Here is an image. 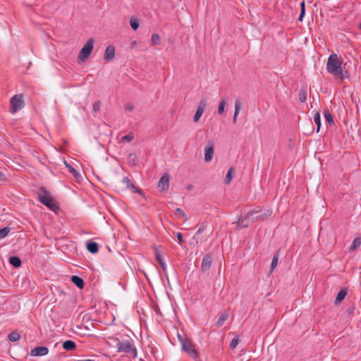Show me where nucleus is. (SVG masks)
Masks as SVG:
<instances>
[{
  "mask_svg": "<svg viewBox=\"0 0 361 361\" xmlns=\"http://www.w3.org/2000/svg\"><path fill=\"white\" fill-rule=\"evenodd\" d=\"M20 334L17 331H12L8 334V339L10 341L15 342L20 340Z\"/></svg>",
  "mask_w": 361,
  "mask_h": 361,
  "instance_id": "28",
  "label": "nucleus"
},
{
  "mask_svg": "<svg viewBox=\"0 0 361 361\" xmlns=\"http://www.w3.org/2000/svg\"><path fill=\"white\" fill-rule=\"evenodd\" d=\"M206 106H207V102L204 99H202L199 104V106L197 107V109L195 112V114L194 116V121L195 123L198 122L200 117L202 116L203 112L204 111V109L206 108Z\"/></svg>",
  "mask_w": 361,
  "mask_h": 361,
  "instance_id": "11",
  "label": "nucleus"
},
{
  "mask_svg": "<svg viewBox=\"0 0 361 361\" xmlns=\"http://www.w3.org/2000/svg\"><path fill=\"white\" fill-rule=\"evenodd\" d=\"M135 44H136V42H135V41H134V42H133V45H135Z\"/></svg>",
  "mask_w": 361,
  "mask_h": 361,
  "instance_id": "46",
  "label": "nucleus"
},
{
  "mask_svg": "<svg viewBox=\"0 0 361 361\" xmlns=\"http://www.w3.org/2000/svg\"><path fill=\"white\" fill-rule=\"evenodd\" d=\"M176 214H178L181 217H183L184 219V221H186L188 220L186 214L182 209L177 208L176 209Z\"/></svg>",
  "mask_w": 361,
  "mask_h": 361,
  "instance_id": "39",
  "label": "nucleus"
},
{
  "mask_svg": "<svg viewBox=\"0 0 361 361\" xmlns=\"http://www.w3.org/2000/svg\"><path fill=\"white\" fill-rule=\"evenodd\" d=\"M214 154V142L212 140L207 142V145L204 148V161L209 162L212 161Z\"/></svg>",
  "mask_w": 361,
  "mask_h": 361,
  "instance_id": "7",
  "label": "nucleus"
},
{
  "mask_svg": "<svg viewBox=\"0 0 361 361\" xmlns=\"http://www.w3.org/2000/svg\"><path fill=\"white\" fill-rule=\"evenodd\" d=\"M63 348L67 350H73L76 348V345L74 341L68 340L63 343Z\"/></svg>",
  "mask_w": 361,
  "mask_h": 361,
  "instance_id": "19",
  "label": "nucleus"
},
{
  "mask_svg": "<svg viewBox=\"0 0 361 361\" xmlns=\"http://www.w3.org/2000/svg\"><path fill=\"white\" fill-rule=\"evenodd\" d=\"M176 236H177V238L178 240V243L179 244L181 245L183 243V235L180 233H176Z\"/></svg>",
  "mask_w": 361,
  "mask_h": 361,
  "instance_id": "43",
  "label": "nucleus"
},
{
  "mask_svg": "<svg viewBox=\"0 0 361 361\" xmlns=\"http://www.w3.org/2000/svg\"><path fill=\"white\" fill-rule=\"evenodd\" d=\"M257 211H250L244 217L239 218L237 224L240 228H246L250 222L255 221H264L268 216H270L271 212L268 211L267 213L257 214Z\"/></svg>",
  "mask_w": 361,
  "mask_h": 361,
  "instance_id": "2",
  "label": "nucleus"
},
{
  "mask_svg": "<svg viewBox=\"0 0 361 361\" xmlns=\"http://www.w3.org/2000/svg\"><path fill=\"white\" fill-rule=\"evenodd\" d=\"M300 7H301V11H300V14L299 16L298 20L300 21H302L303 17H304L305 13V1H302L300 3Z\"/></svg>",
  "mask_w": 361,
  "mask_h": 361,
  "instance_id": "36",
  "label": "nucleus"
},
{
  "mask_svg": "<svg viewBox=\"0 0 361 361\" xmlns=\"http://www.w3.org/2000/svg\"><path fill=\"white\" fill-rule=\"evenodd\" d=\"M115 57V48L112 45L108 46L105 49L104 59L106 61L112 60Z\"/></svg>",
  "mask_w": 361,
  "mask_h": 361,
  "instance_id": "14",
  "label": "nucleus"
},
{
  "mask_svg": "<svg viewBox=\"0 0 361 361\" xmlns=\"http://www.w3.org/2000/svg\"><path fill=\"white\" fill-rule=\"evenodd\" d=\"M123 183L126 185L127 188H135L133 183L128 177L123 178Z\"/></svg>",
  "mask_w": 361,
  "mask_h": 361,
  "instance_id": "37",
  "label": "nucleus"
},
{
  "mask_svg": "<svg viewBox=\"0 0 361 361\" xmlns=\"http://www.w3.org/2000/svg\"><path fill=\"white\" fill-rule=\"evenodd\" d=\"M94 40L93 38H90L84 44L82 48L79 52L78 60L81 62L85 61L90 56L94 46Z\"/></svg>",
  "mask_w": 361,
  "mask_h": 361,
  "instance_id": "5",
  "label": "nucleus"
},
{
  "mask_svg": "<svg viewBox=\"0 0 361 361\" xmlns=\"http://www.w3.org/2000/svg\"><path fill=\"white\" fill-rule=\"evenodd\" d=\"M87 249L90 253L95 254L98 252V244L95 242H87Z\"/></svg>",
  "mask_w": 361,
  "mask_h": 361,
  "instance_id": "17",
  "label": "nucleus"
},
{
  "mask_svg": "<svg viewBox=\"0 0 361 361\" xmlns=\"http://www.w3.org/2000/svg\"><path fill=\"white\" fill-rule=\"evenodd\" d=\"M314 121L317 126V132H319V128L321 127V118H320V114L319 112L315 113V114L314 116Z\"/></svg>",
  "mask_w": 361,
  "mask_h": 361,
  "instance_id": "34",
  "label": "nucleus"
},
{
  "mask_svg": "<svg viewBox=\"0 0 361 361\" xmlns=\"http://www.w3.org/2000/svg\"><path fill=\"white\" fill-rule=\"evenodd\" d=\"M240 109H241V104H240V101L237 100L235 103V111H234V114H233V123H236V122H237V117L240 111Z\"/></svg>",
  "mask_w": 361,
  "mask_h": 361,
  "instance_id": "18",
  "label": "nucleus"
},
{
  "mask_svg": "<svg viewBox=\"0 0 361 361\" xmlns=\"http://www.w3.org/2000/svg\"><path fill=\"white\" fill-rule=\"evenodd\" d=\"M128 163L130 164H131L133 166H136L137 164V162H138V159H137V155L135 154H134V153H130L128 155Z\"/></svg>",
  "mask_w": 361,
  "mask_h": 361,
  "instance_id": "24",
  "label": "nucleus"
},
{
  "mask_svg": "<svg viewBox=\"0 0 361 361\" xmlns=\"http://www.w3.org/2000/svg\"><path fill=\"white\" fill-rule=\"evenodd\" d=\"M170 175L167 173H164L159 179L158 183V188L161 192H166L169 188Z\"/></svg>",
  "mask_w": 361,
  "mask_h": 361,
  "instance_id": "8",
  "label": "nucleus"
},
{
  "mask_svg": "<svg viewBox=\"0 0 361 361\" xmlns=\"http://www.w3.org/2000/svg\"><path fill=\"white\" fill-rule=\"evenodd\" d=\"M71 281L79 288H82L85 286L83 279L78 276H72Z\"/></svg>",
  "mask_w": 361,
  "mask_h": 361,
  "instance_id": "16",
  "label": "nucleus"
},
{
  "mask_svg": "<svg viewBox=\"0 0 361 361\" xmlns=\"http://www.w3.org/2000/svg\"><path fill=\"white\" fill-rule=\"evenodd\" d=\"M360 28L361 29V23L360 24Z\"/></svg>",
  "mask_w": 361,
  "mask_h": 361,
  "instance_id": "47",
  "label": "nucleus"
},
{
  "mask_svg": "<svg viewBox=\"0 0 361 361\" xmlns=\"http://www.w3.org/2000/svg\"><path fill=\"white\" fill-rule=\"evenodd\" d=\"M11 231V228L8 226L0 229V239L4 238L8 235Z\"/></svg>",
  "mask_w": 361,
  "mask_h": 361,
  "instance_id": "31",
  "label": "nucleus"
},
{
  "mask_svg": "<svg viewBox=\"0 0 361 361\" xmlns=\"http://www.w3.org/2000/svg\"><path fill=\"white\" fill-rule=\"evenodd\" d=\"M9 262L14 267H19L21 265V260L17 256H12L9 259Z\"/></svg>",
  "mask_w": 361,
  "mask_h": 361,
  "instance_id": "22",
  "label": "nucleus"
},
{
  "mask_svg": "<svg viewBox=\"0 0 361 361\" xmlns=\"http://www.w3.org/2000/svg\"><path fill=\"white\" fill-rule=\"evenodd\" d=\"M161 43V38L159 35L157 33H154L151 37V44L152 45H158Z\"/></svg>",
  "mask_w": 361,
  "mask_h": 361,
  "instance_id": "27",
  "label": "nucleus"
},
{
  "mask_svg": "<svg viewBox=\"0 0 361 361\" xmlns=\"http://www.w3.org/2000/svg\"><path fill=\"white\" fill-rule=\"evenodd\" d=\"M154 251H155L156 259L157 260L159 265L161 266L163 271L166 274V265L165 262H164V259L160 254V252L157 247L155 248Z\"/></svg>",
  "mask_w": 361,
  "mask_h": 361,
  "instance_id": "15",
  "label": "nucleus"
},
{
  "mask_svg": "<svg viewBox=\"0 0 361 361\" xmlns=\"http://www.w3.org/2000/svg\"><path fill=\"white\" fill-rule=\"evenodd\" d=\"M226 104V99L225 98L221 99V100L219 103V108H218V114H222L224 113Z\"/></svg>",
  "mask_w": 361,
  "mask_h": 361,
  "instance_id": "32",
  "label": "nucleus"
},
{
  "mask_svg": "<svg viewBox=\"0 0 361 361\" xmlns=\"http://www.w3.org/2000/svg\"><path fill=\"white\" fill-rule=\"evenodd\" d=\"M346 294L347 291L345 289L341 290L335 299V304H339L345 298Z\"/></svg>",
  "mask_w": 361,
  "mask_h": 361,
  "instance_id": "20",
  "label": "nucleus"
},
{
  "mask_svg": "<svg viewBox=\"0 0 361 361\" xmlns=\"http://www.w3.org/2000/svg\"><path fill=\"white\" fill-rule=\"evenodd\" d=\"M324 117L330 126L334 124L333 116L329 111L326 110L324 111Z\"/></svg>",
  "mask_w": 361,
  "mask_h": 361,
  "instance_id": "30",
  "label": "nucleus"
},
{
  "mask_svg": "<svg viewBox=\"0 0 361 361\" xmlns=\"http://www.w3.org/2000/svg\"><path fill=\"white\" fill-rule=\"evenodd\" d=\"M212 257L211 254H207L204 256L201 263V270L203 273L208 271L212 264Z\"/></svg>",
  "mask_w": 361,
  "mask_h": 361,
  "instance_id": "9",
  "label": "nucleus"
},
{
  "mask_svg": "<svg viewBox=\"0 0 361 361\" xmlns=\"http://www.w3.org/2000/svg\"><path fill=\"white\" fill-rule=\"evenodd\" d=\"M38 200L52 211L59 209L58 205L54 202L51 193L43 188H40L37 192Z\"/></svg>",
  "mask_w": 361,
  "mask_h": 361,
  "instance_id": "4",
  "label": "nucleus"
},
{
  "mask_svg": "<svg viewBox=\"0 0 361 361\" xmlns=\"http://www.w3.org/2000/svg\"><path fill=\"white\" fill-rule=\"evenodd\" d=\"M192 188H193V185H189L187 187V189H188V190H192Z\"/></svg>",
  "mask_w": 361,
  "mask_h": 361,
  "instance_id": "44",
  "label": "nucleus"
},
{
  "mask_svg": "<svg viewBox=\"0 0 361 361\" xmlns=\"http://www.w3.org/2000/svg\"><path fill=\"white\" fill-rule=\"evenodd\" d=\"M49 353L48 348L45 346H38L32 349L30 355L31 356L37 357V356H43L47 355Z\"/></svg>",
  "mask_w": 361,
  "mask_h": 361,
  "instance_id": "12",
  "label": "nucleus"
},
{
  "mask_svg": "<svg viewBox=\"0 0 361 361\" xmlns=\"http://www.w3.org/2000/svg\"><path fill=\"white\" fill-rule=\"evenodd\" d=\"M130 24L133 30H136L140 25L139 21L134 18H130Z\"/></svg>",
  "mask_w": 361,
  "mask_h": 361,
  "instance_id": "35",
  "label": "nucleus"
},
{
  "mask_svg": "<svg viewBox=\"0 0 361 361\" xmlns=\"http://www.w3.org/2000/svg\"><path fill=\"white\" fill-rule=\"evenodd\" d=\"M205 228L206 227L204 225H202V226L200 227V228L194 235V239L196 240L197 243L202 244L203 243L207 240L209 235L204 237L202 235V233L204 232Z\"/></svg>",
  "mask_w": 361,
  "mask_h": 361,
  "instance_id": "13",
  "label": "nucleus"
},
{
  "mask_svg": "<svg viewBox=\"0 0 361 361\" xmlns=\"http://www.w3.org/2000/svg\"><path fill=\"white\" fill-rule=\"evenodd\" d=\"M279 262V255L276 254L275 255L271 260V266H270V272H272L276 267L277 266Z\"/></svg>",
  "mask_w": 361,
  "mask_h": 361,
  "instance_id": "29",
  "label": "nucleus"
},
{
  "mask_svg": "<svg viewBox=\"0 0 361 361\" xmlns=\"http://www.w3.org/2000/svg\"><path fill=\"white\" fill-rule=\"evenodd\" d=\"M134 139V135L133 133H129L126 135H124L122 137V141L123 142H131Z\"/></svg>",
  "mask_w": 361,
  "mask_h": 361,
  "instance_id": "40",
  "label": "nucleus"
},
{
  "mask_svg": "<svg viewBox=\"0 0 361 361\" xmlns=\"http://www.w3.org/2000/svg\"><path fill=\"white\" fill-rule=\"evenodd\" d=\"M66 166L68 168V170L70 171V173H72V175L75 177V178L77 180H79L80 178H82L81 177V175L80 174L79 172L77 171L76 169H75L73 167H72L71 166L67 164L66 163Z\"/></svg>",
  "mask_w": 361,
  "mask_h": 361,
  "instance_id": "23",
  "label": "nucleus"
},
{
  "mask_svg": "<svg viewBox=\"0 0 361 361\" xmlns=\"http://www.w3.org/2000/svg\"><path fill=\"white\" fill-rule=\"evenodd\" d=\"M100 104H101L100 101L95 102L92 106L93 111L97 112L100 109Z\"/></svg>",
  "mask_w": 361,
  "mask_h": 361,
  "instance_id": "41",
  "label": "nucleus"
},
{
  "mask_svg": "<svg viewBox=\"0 0 361 361\" xmlns=\"http://www.w3.org/2000/svg\"><path fill=\"white\" fill-rule=\"evenodd\" d=\"M238 343H239V338H238V337L236 336V337L233 338V340L231 341V343H230L231 348V349L235 348Z\"/></svg>",
  "mask_w": 361,
  "mask_h": 361,
  "instance_id": "38",
  "label": "nucleus"
},
{
  "mask_svg": "<svg viewBox=\"0 0 361 361\" xmlns=\"http://www.w3.org/2000/svg\"><path fill=\"white\" fill-rule=\"evenodd\" d=\"M115 341L118 353L129 354L134 358L137 357V349L132 340L128 339L121 341L118 338H116Z\"/></svg>",
  "mask_w": 361,
  "mask_h": 361,
  "instance_id": "3",
  "label": "nucleus"
},
{
  "mask_svg": "<svg viewBox=\"0 0 361 361\" xmlns=\"http://www.w3.org/2000/svg\"><path fill=\"white\" fill-rule=\"evenodd\" d=\"M3 176H4V174H3V173L0 171V180L3 178Z\"/></svg>",
  "mask_w": 361,
  "mask_h": 361,
  "instance_id": "45",
  "label": "nucleus"
},
{
  "mask_svg": "<svg viewBox=\"0 0 361 361\" xmlns=\"http://www.w3.org/2000/svg\"><path fill=\"white\" fill-rule=\"evenodd\" d=\"M182 348L184 350L188 352L192 358H195L197 356V352L195 349L194 345L187 341H182Z\"/></svg>",
  "mask_w": 361,
  "mask_h": 361,
  "instance_id": "10",
  "label": "nucleus"
},
{
  "mask_svg": "<svg viewBox=\"0 0 361 361\" xmlns=\"http://www.w3.org/2000/svg\"><path fill=\"white\" fill-rule=\"evenodd\" d=\"M235 169L233 168H230L226 173L224 183L225 184H229L232 180V175L234 173Z\"/></svg>",
  "mask_w": 361,
  "mask_h": 361,
  "instance_id": "26",
  "label": "nucleus"
},
{
  "mask_svg": "<svg viewBox=\"0 0 361 361\" xmlns=\"http://www.w3.org/2000/svg\"><path fill=\"white\" fill-rule=\"evenodd\" d=\"M299 99L301 102H305L307 99V92L305 88H302L300 90L299 92Z\"/></svg>",
  "mask_w": 361,
  "mask_h": 361,
  "instance_id": "33",
  "label": "nucleus"
},
{
  "mask_svg": "<svg viewBox=\"0 0 361 361\" xmlns=\"http://www.w3.org/2000/svg\"><path fill=\"white\" fill-rule=\"evenodd\" d=\"M228 318V312H224L221 314L219 319L217 320L216 323V326L218 327H221L223 326L224 322Z\"/></svg>",
  "mask_w": 361,
  "mask_h": 361,
  "instance_id": "21",
  "label": "nucleus"
},
{
  "mask_svg": "<svg viewBox=\"0 0 361 361\" xmlns=\"http://www.w3.org/2000/svg\"><path fill=\"white\" fill-rule=\"evenodd\" d=\"M360 245H361V238L360 237L355 238L350 247V251L355 250V249L359 247L360 246Z\"/></svg>",
  "mask_w": 361,
  "mask_h": 361,
  "instance_id": "25",
  "label": "nucleus"
},
{
  "mask_svg": "<svg viewBox=\"0 0 361 361\" xmlns=\"http://www.w3.org/2000/svg\"><path fill=\"white\" fill-rule=\"evenodd\" d=\"M343 61L338 58L336 54H332L329 56L326 63L327 71L332 74L335 78L343 80L347 76V72H344V67L342 66Z\"/></svg>",
  "mask_w": 361,
  "mask_h": 361,
  "instance_id": "1",
  "label": "nucleus"
},
{
  "mask_svg": "<svg viewBox=\"0 0 361 361\" xmlns=\"http://www.w3.org/2000/svg\"><path fill=\"white\" fill-rule=\"evenodd\" d=\"M11 103V112L16 113L24 106V102L23 100L22 94H16L10 100Z\"/></svg>",
  "mask_w": 361,
  "mask_h": 361,
  "instance_id": "6",
  "label": "nucleus"
},
{
  "mask_svg": "<svg viewBox=\"0 0 361 361\" xmlns=\"http://www.w3.org/2000/svg\"><path fill=\"white\" fill-rule=\"evenodd\" d=\"M134 108H135V106H134V104H132V103H128V104H126V106H125V109H126V111H133V110L134 109Z\"/></svg>",
  "mask_w": 361,
  "mask_h": 361,
  "instance_id": "42",
  "label": "nucleus"
}]
</instances>
